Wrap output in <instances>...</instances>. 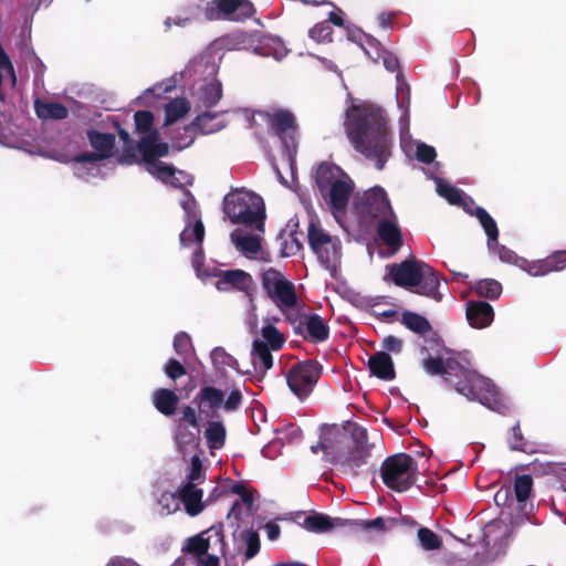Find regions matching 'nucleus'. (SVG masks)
<instances>
[{
    "label": "nucleus",
    "instance_id": "f257e3e1",
    "mask_svg": "<svg viewBox=\"0 0 566 566\" xmlns=\"http://www.w3.org/2000/svg\"><path fill=\"white\" fill-rule=\"evenodd\" d=\"M345 127L355 149L382 169L392 146L382 109L365 102L353 104L346 112Z\"/></svg>",
    "mask_w": 566,
    "mask_h": 566
},
{
    "label": "nucleus",
    "instance_id": "5fc2aeb1",
    "mask_svg": "<svg viewBox=\"0 0 566 566\" xmlns=\"http://www.w3.org/2000/svg\"><path fill=\"white\" fill-rule=\"evenodd\" d=\"M174 348L178 355H186L191 350V339L187 333L180 332L174 338Z\"/></svg>",
    "mask_w": 566,
    "mask_h": 566
},
{
    "label": "nucleus",
    "instance_id": "7ed1b4c3",
    "mask_svg": "<svg viewBox=\"0 0 566 566\" xmlns=\"http://www.w3.org/2000/svg\"><path fill=\"white\" fill-rule=\"evenodd\" d=\"M433 179L439 196L443 197L451 205L462 206L465 211L476 217L488 237L489 250L497 255L502 262L514 264L532 276H544L551 273L546 259L528 261L501 245L497 242L499 230L496 222L483 208L474 206L471 200L465 198L461 190L454 188L446 180L438 177H433Z\"/></svg>",
    "mask_w": 566,
    "mask_h": 566
},
{
    "label": "nucleus",
    "instance_id": "09e8293b",
    "mask_svg": "<svg viewBox=\"0 0 566 566\" xmlns=\"http://www.w3.org/2000/svg\"><path fill=\"white\" fill-rule=\"evenodd\" d=\"M348 39L357 43L370 59H374L371 51L377 50V42L374 39L369 38L358 29L348 30Z\"/></svg>",
    "mask_w": 566,
    "mask_h": 566
},
{
    "label": "nucleus",
    "instance_id": "c9c22d12",
    "mask_svg": "<svg viewBox=\"0 0 566 566\" xmlns=\"http://www.w3.org/2000/svg\"><path fill=\"white\" fill-rule=\"evenodd\" d=\"M368 366L371 374L379 378H394V364L390 356L385 352H379L371 356L369 358Z\"/></svg>",
    "mask_w": 566,
    "mask_h": 566
},
{
    "label": "nucleus",
    "instance_id": "f704fd0d",
    "mask_svg": "<svg viewBox=\"0 0 566 566\" xmlns=\"http://www.w3.org/2000/svg\"><path fill=\"white\" fill-rule=\"evenodd\" d=\"M88 139L92 147L97 151L95 155L103 160L111 156L115 143V136L109 133L88 132Z\"/></svg>",
    "mask_w": 566,
    "mask_h": 566
},
{
    "label": "nucleus",
    "instance_id": "e433bc0d",
    "mask_svg": "<svg viewBox=\"0 0 566 566\" xmlns=\"http://www.w3.org/2000/svg\"><path fill=\"white\" fill-rule=\"evenodd\" d=\"M210 358L214 369L220 374H227L228 370L240 373L237 359L222 347L213 348Z\"/></svg>",
    "mask_w": 566,
    "mask_h": 566
},
{
    "label": "nucleus",
    "instance_id": "0eeeda50",
    "mask_svg": "<svg viewBox=\"0 0 566 566\" xmlns=\"http://www.w3.org/2000/svg\"><path fill=\"white\" fill-rule=\"evenodd\" d=\"M345 433L339 429H327L317 446L312 447L313 453L319 450L335 463H339L349 470H354L365 464L370 455V444L368 443L367 432L363 428H356L353 432L355 451L352 453L343 452L334 444L343 442Z\"/></svg>",
    "mask_w": 566,
    "mask_h": 566
},
{
    "label": "nucleus",
    "instance_id": "603ef678",
    "mask_svg": "<svg viewBox=\"0 0 566 566\" xmlns=\"http://www.w3.org/2000/svg\"><path fill=\"white\" fill-rule=\"evenodd\" d=\"M509 446L512 450L531 452L532 448L527 441L524 440L520 427L516 424L512 428L507 437Z\"/></svg>",
    "mask_w": 566,
    "mask_h": 566
},
{
    "label": "nucleus",
    "instance_id": "774afa93",
    "mask_svg": "<svg viewBox=\"0 0 566 566\" xmlns=\"http://www.w3.org/2000/svg\"><path fill=\"white\" fill-rule=\"evenodd\" d=\"M119 138L124 143V146L129 149L132 147V142L129 138V134L124 129H118Z\"/></svg>",
    "mask_w": 566,
    "mask_h": 566
},
{
    "label": "nucleus",
    "instance_id": "680f3d73",
    "mask_svg": "<svg viewBox=\"0 0 566 566\" xmlns=\"http://www.w3.org/2000/svg\"><path fill=\"white\" fill-rule=\"evenodd\" d=\"M511 499L512 491L510 488H502L494 495V501L499 506L506 505Z\"/></svg>",
    "mask_w": 566,
    "mask_h": 566
},
{
    "label": "nucleus",
    "instance_id": "79ce46f5",
    "mask_svg": "<svg viewBox=\"0 0 566 566\" xmlns=\"http://www.w3.org/2000/svg\"><path fill=\"white\" fill-rule=\"evenodd\" d=\"M401 323L417 334H426L431 329V325L424 316L409 311L402 313Z\"/></svg>",
    "mask_w": 566,
    "mask_h": 566
},
{
    "label": "nucleus",
    "instance_id": "2f4dec72",
    "mask_svg": "<svg viewBox=\"0 0 566 566\" xmlns=\"http://www.w3.org/2000/svg\"><path fill=\"white\" fill-rule=\"evenodd\" d=\"M253 52L263 56H272L276 61L283 60L290 52L281 38L266 35L260 40Z\"/></svg>",
    "mask_w": 566,
    "mask_h": 566
},
{
    "label": "nucleus",
    "instance_id": "a19ab883",
    "mask_svg": "<svg viewBox=\"0 0 566 566\" xmlns=\"http://www.w3.org/2000/svg\"><path fill=\"white\" fill-rule=\"evenodd\" d=\"M35 113L40 118L62 119L67 116V109L55 102H35Z\"/></svg>",
    "mask_w": 566,
    "mask_h": 566
},
{
    "label": "nucleus",
    "instance_id": "dca6fc26",
    "mask_svg": "<svg viewBox=\"0 0 566 566\" xmlns=\"http://www.w3.org/2000/svg\"><path fill=\"white\" fill-rule=\"evenodd\" d=\"M262 283L271 300L283 313L295 308L297 297L294 285L281 272L274 269L265 271Z\"/></svg>",
    "mask_w": 566,
    "mask_h": 566
},
{
    "label": "nucleus",
    "instance_id": "3c124183",
    "mask_svg": "<svg viewBox=\"0 0 566 566\" xmlns=\"http://www.w3.org/2000/svg\"><path fill=\"white\" fill-rule=\"evenodd\" d=\"M418 539L426 551L438 549L441 546L439 537L429 528L421 527L418 531Z\"/></svg>",
    "mask_w": 566,
    "mask_h": 566
},
{
    "label": "nucleus",
    "instance_id": "423d86ee",
    "mask_svg": "<svg viewBox=\"0 0 566 566\" xmlns=\"http://www.w3.org/2000/svg\"><path fill=\"white\" fill-rule=\"evenodd\" d=\"M385 280H391L396 285L405 289L416 287V293L437 302L442 300L438 291L440 282L437 274L430 265L415 258L400 264L387 265Z\"/></svg>",
    "mask_w": 566,
    "mask_h": 566
},
{
    "label": "nucleus",
    "instance_id": "c756f323",
    "mask_svg": "<svg viewBox=\"0 0 566 566\" xmlns=\"http://www.w3.org/2000/svg\"><path fill=\"white\" fill-rule=\"evenodd\" d=\"M74 174L82 179L88 180L102 172V160L94 153L83 154L73 161Z\"/></svg>",
    "mask_w": 566,
    "mask_h": 566
},
{
    "label": "nucleus",
    "instance_id": "37998d69",
    "mask_svg": "<svg viewBox=\"0 0 566 566\" xmlns=\"http://www.w3.org/2000/svg\"><path fill=\"white\" fill-rule=\"evenodd\" d=\"M181 500L176 492H164L157 500L158 512L161 515H171L180 510Z\"/></svg>",
    "mask_w": 566,
    "mask_h": 566
},
{
    "label": "nucleus",
    "instance_id": "aec40b11",
    "mask_svg": "<svg viewBox=\"0 0 566 566\" xmlns=\"http://www.w3.org/2000/svg\"><path fill=\"white\" fill-rule=\"evenodd\" d=\"M249 0H211L206 8L210 20L243 21L253 14Z\"/></svg>",
    "mask_w": 566,
    "mask_h": 566
},
{
    "label": "nucleus",
    "instance_id": "0e129e2a",
    "mask_svg": "<svg viewBox=\"0 0 566 566\" xmlns=\"http://www.w3.org/2000/svg\"><path fill=\"white\" fill-rule=\"evenodd\" d=\"M188 22V18H181V17H178V18H167L165 20V27L167 29H170L172 25H177V27H185Z\"/></svg>",
    "mask_w": 566,
    "mask_h": 566
},
{
    "label": "nucleus",
    "instance_id": "58836bf2",
    "mask_svg": "<svg viewBox=\"0 0 566 566\" xmlns=\"http://www.w3.org/2000/svg\"><path fill=\"white\" fill-rule=\"evenodd\" d=\"M205 437L210 449H221L226 441V428L222 421H209L205 431Z\"/></svg>",
    "mask_w": 566,
    "mask_h": 566
},
{
    "label": "nucleus",
    "instance_id": "5701e85b",
    "mask_svg": "<svg viewBox=\"0 0 566 566\" xmlns=\"http://www.w3.org/2000/svg\"><path fill=\"white\" fill-rule=\"evenodd\" d=\"M268 117L271 127L280 136L291 156L296 140V124L293 114L285 109H279Z\"/></svg>",
    "mask_w": 566,
    "mask_h": 566
},
{
    "label": "nucleus",
    "instance_id": "cd10ccee",
    "mask_svg": "<svg viewBox=\"0 0 566 566\" xmlns=\"http://www.w3.org/2000/svg\"><path fill=\"white\" fill-rule=\"evenodd\" d=\"M219 291L239 290L249 294L253 286L252 277L249 273L242 270H229L219 275L216 283Z\"/></svg>",
    "mask_w": 566,
    "mask_h": 566
},
{
    "label": "nucleus",
    "instance_id": "49530a36",
    "mask_svg": "<svg viewBox=\"0 0 566 566\" xmlns=\"http://www.w3.org/2000/svg\"><path fill=\"white\" fill-rule=\"evenodd\" d=\"M174 87L175 83L171 81H168L167 83L155 84L153 87L145 90L143 94L137 98V102L143 105H149L154 103V101L161 94L170 92Z\"/></svg>",
    "mask_w": 566,
    "mask_h": 566
},
{
    "label": "nucleus",
    "instance_id": "a878e982",
    "mask_svg": "<svg viewBox=\"0 0 566 566\" xmlns=\"http://www.w3.org/2000/svg\"><path fill=\"white\" fill-rule=\"evenodd\" d=\"M377 232L380 240L396 252L402 244L401 231L397 222V218L391 210L390 214L379 219L377 222Z\"/></svg>",
    "mask_w": 566,
    "mask_h": 566
},
{
    "label": "nucleus",
    "instance_id": "f8f14e48",
    "mask_svg": "<svg viewBox=\"0 0 566 566\" xmlns=\"http://www.w3.org/2000/svg\"><path fill=\"white\" fill-rule=\"evenodd\" d=\"M223 209L232 223L252 226L263 222L264 219L262 198L244 189H237L228 193L224 197Z\"/></svg>",
    "mask_w": 566,
    "mask_h": 566
},
{
    "label": "nucleus",
    "instance_id": "ddd939ff",
    "mask_svg": "<svg viewBox=\"0 0 566 566\" xmlns=\"http://www.w3.org/2000/svg\"><path fill=\"white\" fill-rule=\"evenodd\" d=\"M418 467L416 461L405 453L387 458L381 465V478L390 490L407 491L417 480Z\"/></svg>",
    "mask_w": 566,
    "mask_h": 566
},
{
    "label": "nucleus",
    "instance_id": "6e6d98bb",
    "mask_svg": "<svg viewBox=\"0 0 566 566\" xmlns=\"http://www.w3.org/2000/svg\"><path fill=\"white\" fill-rule=\"evenodd\" d=\"M549 272L562 271L566 268V251H558L546 258Z\"/></svg>",
    "mask_w": 566,
    "mask_h": 566
},
{
    "label": "nucleus",
    "instance_id": "9d476101",
    "mask_svg": "<svg viewBox=\"0 0 566 566\" xmlns=\"http://www.w3.org/2000/svg\"><path fill=\"white\" fill-rule=\"evenodd\" d=\"M200 417L217 418L219 411L233 412L242 402V391L238 386L219 388L205 385L195 397Z\"/></svg>",
    "mask_w": 566,
    "mask_h": 566
},
{
    "label": "nucleus",
    "instance_id": "f3484780",
    "mask_svg": "<svg viewBox=\"0 0 566 566\" xmlns=\"http://www.w3.org/2000/svg\"><path fill=\"white\" fill-rule=\"evenodd\" d=\"M284 344L281 333L271 324L262 328V339H255L251 350V363L255 371L265 373L273 365L271 350H279Z\"/></svg>",
    "mask_w": 566,
    "mask_h": 566
},
{
    "label": "nucleus",
    "instance_id": "7c9ffc66",
    "mask_svg": "<svg viewBox=\"0 0 566 566\" xmlns=\"http://www.w3.org/2000/svg\"><path fill=\"white\" fill-rule=\"evenodd\" d=\"M179 421H180V423H179V430L176 434V441H177L179 448L182 450L184 446L185 447L193 446L195 440H196L195 433L184 434L181 432L182 424H188L192 429H195L196 432H199L200 426H199L198 413H197L196 409L190 406H185L181 409V417H180Z\"/></svg>",
    "mask_w": 566,
    "mask_h": 566
},
{
    "label": "nucleus",
    "instance_id": "393cba45",
    "mask_svg": "<svg viewBox=\"0 0 566 566\" xmlns=\"http://www.w3.org/2000/svg\"><path fill=\"white\" fill-rule=\"evenodd\" d=\"M234 549L242 554L247 560L252 559L260 552L259 534L252 528H239L232 533Z\"/></svg>",
    "mask_w": 566,
    "mask_h": 566
},
{
    "label": "nucleus",
    "instance_id": "052dcab7",
    "mask_svg": "<svg viewBox=\"0 0 566 566\" xmlns=\"http://www.w3.org/2000/svg\"><path fill=\"white\" fill-rule=\"evenodd\" d=\"M289 235L291 237V242L285 241L283 252L285 255H293L300 251L302 243L293 232L289 233Z\"/></svg>",
    "mask_w": 566,
    "mask_h": 566
},
{
    "label": "nucleus",
    "instance_id": "13d9d810",
    "mask_svg": "<svg viewBox=\"0 0 566 566\" xmlns=\"http://www.w3.org/2000/svg\"><path fill=\"white\" fill-rule=\"evenodd\" d=\"M164 370L171 379H177L186 374L185 367L176 359H169L165 365Z\"/></svg>",
    "mask_w": 566,
    "mask_h": 566
},
{
    "label": "nucleus",
    "instance_id": "bf43d9fd",
    "mask_svg": "<svg viewBox=\"0 0 566 566\" xmlns=\"http://www.w3.org/2000/svg\"><path fill=\"white\" fill-rule=\"evenodd\" d=\"M381 345L386 350L395 353V354L400 353L401 348H402L401 339H399L392 335H388V336L384 337L381 340Z\"/></svg>",
    "mask_w": 566,
    "mask_h": 566
},
{
    "label": "nucleus",
    "instance_id": "1a4fd4ad",
    "mask_svg": "<svg viewBox=\"0 0 566 566\" xmlns=\"http://www.w3.org/2000/svg\"><path fill=\"white\" fill-rule=\"evenodd\" d=\"M180 206L184 210L185 228L180 233V243L184 248L192 250V266L197 275L201 277L200 266L203 263L201 243L205 238V227L201 220V212L195 198L185 192L180 199Z\"/></svg>",
    "mask_w": 566,
    "mask_h": 566
},
{
    "label": "nucleus",
    "instance_id": "de8ad7c7",
    "mask_svg": "<svg viewBox=\"0 0 566 566\" xmlns=\"http://www.w3.org/2000/svg\"><path fill=\"white\" fill-rule=\"evenodd\" d=\"M347 524L353 525L357 530L361 531H375L376 533L386 532L391 524H394V520H386L384 517H377L373 521H354L347 522Z\"/></svg>",
    "mask_w": 566,
    "mask_h": 566
},
{
    "label": "nucleus",
    "instance_id": "72a5a7b5",
    "mask_svg": "<svg viewBox=\"0 0 566 566\" xmlns=\"http://www.w3.org/2000/svg\"><path fill=\"white\" fill-rule=\"evenodd\" d=\"M347 521L332 518L323 514H314L304 520V527L314 533H324L335 527L345 526Z\"/></svg>",
    "mask_w": 566,
    "mask_h": 566
},
{
    "label": "nucleus",
    "instance_id": "864d4df0",
    "mask_svg": "<svg viewBox=\"0 0 566 566\" xmlns=\"http://www.w3.org/2000/svg\"><path fill=\"white\" fill-rule=\"evenodd\" d=\"M205 476L202 473V463L198 455L191 458L190 471L187 474V480L182 484H190L199 486L203 482Z\"/></svg>",
    "mask_w": 566,
    "mask_h": 566
},
{
    "label": "nucleus",
    "instance_id": "338daca9",
    "mask_svg": "<svg viewBox=\"0 0 566 566\" xmlns=\"http://www.w3.org/2000/svg\"><path fill=\"white\" fill-rule=\"evenodd\" d=\"M265 530H266L268 537L271 541L276 539L280 535V527L276 524H268L265 526Z\"/></svg>",
    "mask_w": 566,
    "mask_h": 566
},
{
    "label": "nucleus",
    "instance_id": "412c9836",
    "mask_svg": "<svg viewBox=\"0 0 566 566\" xmlns=\"http://www.w3.org/2000/svg\"><path fill=\"white\" fill-rule=\"evenodd\" d=\"M251 229H235L231 234V242L238 251L249 259H260L262 251V234L264 223L259 222L249 226Z\"/></svg>",
    "mask_w": 566,
    "mask_h": 566
},
{
    "label": "nucleus",
    "instance_id": "c85d7f7f",
    "mask_svg": "<svg viewBox=\"0 0 566 566\" xmlns=\"http://www.w3.org/2000/svg\"><path fill=\"white\" fill-rule=\"evenodd\" d=\"M467 321L473 328H485L493 322V307L483 301H471L467 304Z\"/></svg>",
    "mask_w": 566,
    "mask_h": 566
},
{
    "label": "nucleus",
    "instance_id": "8fccbe9b",
    "mask_svg": "<svg viewBox=\"0 0 566 566\" xmlns=\"http://www.w3.org/2000/svg\"><path fill=\"white\" fill-rule=\"evenodd\" d=\"M308 36L314 42L328 43L332 41V27L329 22H319L316 23L313 28L308 30Z\"/></svg>",
    "mask_w": 566,
    "mask_h": 566
},
{
    "label": "nucleus",
    "instance_id": "ea45409f",
    "mask_svg": "<svg viewBox=\"0 0 566 566\" xmlns=\"http://www.w3.org/2000/svg\"><path fill=\"white\" fill-rule=\"evenodd\" d=\"M190 111L189 102L184 97L170 101L165 106V125H171L182 118Z\"/></svg>",
    "mask_w": 566,
    "mask_h": 566
},
{
    "label": "nucleus",
    "instance_id": "c03bdc74",
    "mask_svg": "<svg viewBox=\"0 0 566 566\" xmlns=\"http://www.w3.org/2000/svg\"><path fill=\"white\" fill-rule=\"evenodd\" d=\"M532 478L530 475H520L515 479L514 482V494L515 499L518 503V509L524 511L526 506V501L532 491Z\"/></svg>",
    "mask_w": 566,
    "mask_h": 566
},
{
    "label": "nucleus",
    "instance_id": "4c0bfd02",
    "mask_svg": "<svg viewBox=\"0 0 566 566\" xmlns=\"http://www.w3.org/2000/svg\"><path fill=\"white\" fill-rule=\"evenodd\" d=\"M302 324L308 337L314 342H322L328 337V326L321 316L316 314L308 315L304 317Z\"/></svg>",
    "mask_w": 566,
    "mask_h": 566
},
{
    "label": "nucleus",
    "instance_id": "2eb2a0df",
    "mask_svg": "<svg viewBox=\"0 0 566 566\" xmlns=\"http://www.w3.org/2000/svg\"><path fill=\"white\" fill-rule=\"evenodd\" d=\"M307 237L313 252L317 255L321 263L324 264L325 269L334 275L340 261L339 239L329 235L314 220H311L308 224Z\"/></svg>",
    "mask_w": 566,
    "mask_h": 566
},
{
    "label": "nucleus",
    "instance_id": "b1692460",
    "mask_svg": "<svg viewBox=\"0 0 566 566\" xmlns=\"http://www.w3.org/2000/svg\"><path fill=\"white\" fill-rule=\"evenodd\" d=\"M232 491L238 494L239 497L233 502L227 517L232 527H239L240 523L249 522L253 515L255 511L254 497L248 490L239 484L233 485Z\"/></svg>",
    "mask_w": 566,
    "mask_h": 566
},
{
    "label": "nucleus",
    "instance_id": "a18cd8bd",
    "mask_svg": "<svg viewBox=\"0 0 566 566\" xmlns=\"http://www.w3.org/2000/svg\"><path fill=\"white\" fill-rule=\"evenodd\" d=\"M473 290L480 296L497 298L502 293L501 284L492 279H484L475 282Z\"/></svg>",
    "mask_w": 566,
    "mask_h": 566
},
{
    "label": "nucleus",
    "instance_id": "9b49d317",
    "mask_svg": "<svg viewBox=\"0 0 566 566\" xmlns=\"http://www.w3.org/2000/svg\"><path fill=\"white\" fill-rule=\"evenodd\" d=\"M224 535L219 526H212L185 539L182 551L195 558V566H220L224 553Z\"/></svg>",
    "mask_w": 566,
    "mask_h": 566
},
{
    "label": "nucleus",
    "instance_id": "4be33fe9",
    "mask_svg": "<svg viewBox=\"0 0 566 566\" xmlns=\"http://www.w3.org/2000/svg\"><path fill=\"white\" fill-rule=\"evenodd\" d=\"M228 122L223 113L205 111L198 114L192 123V127H187L185 133L186 138L177 139V147L179 149L189 147L195 139L193 128L198 129L202 134H212L221 130L227 126Z\"/></svg>",
    "mask_w": 566,
    "mask_h": 566
},
{
    "label": "nucleus",
    "instance_id": "e2e57ef3",
    "mask_svg": "<svg viewBox=\"0 0 566 566\" xmlns=\"http://www.w3.org/2000/svg\"><path fill=\"white\" fill-rule=\"evenodd\" d=\"M328 14V20L331 23L337 25V27H343L344 25V18H343V12L342 10L337 9V10H331L327 12Z\"/></svg>",
    "mask_w": 566,
    "mask_h": 566
},
{
    "label": "nucleus",
    "instance_id": "69168bd1",
    "mask_svg": "<svg viewBox=\"0 0 566 566\" xmlns=\"http://www.w3.org/2000/svg\"><path fill=\"white\" fill-rule=\"evenodd\" d=\"M106 566H139L137 563L132 559L126 558H113L108 562Z\"/></svg>",
    "mask_w": 566,
    "mask_h": 566
},
{
    "label": "nucleus",
    "instance_id": "4468645a",
    "mask_svg": "<svg viewBox=\"0 0 566 566\" xmlns=\"http://www.w3.org/2000/svg\"><path fill=\"white\" fill-rule=\"evenodd\" d=\"M391 209L387 193L381 187H373L357 195L354 200L355 214L365 228L375 226L379 219L390 214Z\"/></svg>",
    "mask_w": 566,
    "mask_h": 566
},
{
    "label": "nucleus",
    "instance_id": "473e14b6",
    "mask_svg": "<svg viewBox=\"0 0 566 566\" xmlns=\"http://www.w3.org/2000/svg\"><path fill=\"white\" fill-rule=\"evenodd\" d=\"M179 398L175 391L170 389H157L153 392V403L156 409L165 416L175 413Z\"/></svg>",
    "mask_w": 566,
    "mask_h": 566
},
{
    "label": "nucleus",
    "instance_id": "bb28decb",
    "mask_svg": "<svg viewBox=\"0 0 566 566\" xmlns=\"http://www.w3.org/2000/svg\"><path fill=\"white\" fill-rule=\"evenodd\" d=\"M181 504H184L185 512L193 517L201 514L206 509V501H203V490L197 485L180 484L178 488Z\"/></svg>",
    "mask_w": 566,
    "mask_h": 566
},
{
    "label": "nucleus",
    "instance_id": "6e6552de",
    "mask_svg": "<svg viewBox=\"0 0 566 566\" xmlns=\"http://www.w3.org/2000/svg\"><path fill=\"white\" fill-rule=\"evenodd\" d=\"M316 184L334 211L343 210L354 191V182L350 177L333 164L324 163L318 166Z\"/></svg>",
    "mask_w": 566,
    "mask_h": 566
},
{
    "label": "nucleus",
    "instance_id": "6ab92c4d",
    "mask_svg": "<svg viewBox=\"0 0 566 566\" xmlns=\"http://www.w3.org/2000/svg\"><path fill=\"white\" fill-rule=\"evenodd\" d=\"M321 371L316 364L303 361L294 365L286 374L291 391L300 399L306 398L319 379Z\"/></svg>",
    "mask_w": 566,
    "mask_h": 566
},
{
    "label": "nucleus",
    "instance_id": "a211bd4d",
    "mask_svg": "<svg viewBox=\"0 0 566 566\" xmlns=\"http://www.w3.org/2000/svg\"><path fill=\"white\" fill-rule=\"evenodd\" d=\"M397 102L398 106L403 108H407V105L409 103V90L408 87L402 83L398 81L397 84ZM401 123L403 124V130L401 132V146L405 149L406 153H415L416 158L419 161L422 163H431L437 156L436 149L432 146H429L420 140H411L409 138V132H408V114L407 109L405 111V114L401 117Z\"/></svg>",
    "mask_w": 566,
    "mask_h": 566
},
{
    "label": "nucleus",
    "instance_id": "f03ea898",
    "mask_svg": "<svg viewBox=\"0 0 566 566\" xmlns=\"http://www.w3.org/2000/svg\"><path fill=\"white\" fill-rule=\"evenodd\" d=\"M424 370L430 375H442L454 389L468 400L479 401L486 408L503 412L506 409L496 387L486 378L470 368L462 357L428 358Z\"/></svg>",
    "mask_w": 566,
    "mask_h": 566
},
{
    "label": "nucleus",
    "instance_id": "39448f33",
    "mask_svg": "<svg viewBox=\"0 0 566 566\" xmlns=\"http://www.w3.org/2000/svg\"><path fill=\"white\" fill-rule=\"evenodd\" d=\"M220 54L214 46H210L199 57L190 62L185 74L189 76H203L192 90V98L197 109L210 108L217 105L222 97V85L217 78Z\"/></svg>",
    "mask_w": 566,
    "mask_h": 566
},
{
    "label": "nucleus",
    "instance_id": "20e7f679",
    "mask_svg": "<svg viewBox=\"0 0 566 566\" xmlns=\"http://www.w3.org/2000/svg\"><path fill=\"white\" fill-rule=\"evenodd\" d=\"M135 132L139 135L138 150L143 156L145 169L164 184L176 188L191 185V178L182 170L175 169L159 159L168 154L167 144L158 143V134L153 127L154 116L148 111L134 115Z\"/></svg>",
    "mask_w": 566,
    "mask_h": 566
},
{
    "label": "nucleus",
    "instance_id": "4d7b16f0",
    "mask_svg": "<svg viewBox=\"0 0 566 566\" xmlns=\"http://www.w3.org/2000/svg\"><path fill=\"white\" fill-rule=\"evenodd\" d=\"M376 52V55H374V61H377L378 59H381L384 66L386 70L394 72L398 67V60L395 55L388 53V52H379V45L377 44V50H374Z\"/></svg>",
    "mask_w": 566,
    "mask_h": 566
}]
</instances>
